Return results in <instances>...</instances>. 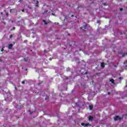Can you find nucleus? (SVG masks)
Here are the masks:
<instances>
[{
	"label": "nucleus",
	"instance_id": "obj_1",
	"mask_svg": "<svg viewBox=\"0 0 127 127\" xmlns=\"http://www.w3.org/2000/svg\"><path fill=\"white\" fill-rule=\"evenodd\" d=\"M122 120V118L120 117V116H116L114 118V120L116 121H121Z\"/></svg>",
	"mask_w": 127,
	"mask_h": 127
},
{
	"label": "nucleus",
	"instance_id": "obj_2",
	"mask_svg": "<svg viewBox=\"0 0 127 127\" xmlns=\"http://www.w3.org/2000/svg\"><path fill=\"white\" fill-rule=\"evenodd\" d=\"M75 43L74 41H71L69 42V45L70 46H74L75 45Z\"/></svg>",
	"mask_w": 127,
	"mask_h": 127
},
{
	"label": "nucleus",
	"instance_id": "obj_3",
	"mask_svg": "<svg viewBox=\"0 0 127 127\" xmlns=\"http://www.w3.org/2000/svg\"><path fill=\"white\" fill-rule=\"evenodd\" d=\"M13 47V45L12 44H9L8 46V49L11 50L12 49Z\"/></svg>",
	"mask_w": 127,
	"mask_h": 127
},
{
	"label": "nucleus",
	"instance_id": "obj_4",
	"mask_svg": "<svg viewBox=\"0 0 127 127\" xmlns=\"http://www.w3.org/2000/svg\"><path fill=\"white\" fill-rule=\"evenodd\" d=\"M81 126H83L84 127H88V126H90V124H89V123H86V124L82 123Z\"/></svg>",
	"mask_w": 127,
	"mask_h": 127
},
{
	"label": "nucleus",
	"instance_id": "obj_5",
	"mask_svg": "<svg viewBox=\"0 0 127 127\" xmlns=\"http://www.w3.org/2000/svg\"><path fill=\"white\" fill-rule=\"evenodd\" d=\"M87 28V25L83 26L82 27H80V29H83V30L86 29Z\"/></svg>",
	"mask_w": 127,
	"mask_h": 127
},
{
	"label": "nucleus",
	"instance_id": "obj_6",
	"mask_svg": "<svg viewBox=\"0 0 127 127\" xmlns=\"http://www.w3.org/2000/svg\"><path fill=\"white\" fill-rule=\"evenodd\" d=\"M110 82H111V83H112V84H113L114 85H115V84H116V83H115V80H114V79H110Z\"/></svg>",
	"mask_w": 127,
	"mask_h": 127
},
{
	"label": "nucleus",
	"instance_id": "obj_7",
	"mask_svg": "<svg viewBox=\"0 0 127 127\" xmlns=\"http://www.w3.org/2000/svg\"><path fill=\"white\" fill-rule=\"evenodd\" d=\"M88 120L89 121H93V120H94V117H93V116H89Z\"/></svg>",
	"mask_w": 127,
	"mask_h": 127
},
{
	"label": "nucleus",
	"instance_id": "obj_8",
	"mask_svg": "<svg viewBox=\"0 0 127 127\" xmlns=\"http://www.w3.org/2000/svg\"><path fill=\"white\" fill-rule=\"evenodd\" d=\"M101 67L102 68H104L105 67V63H101Z\"/></svg>",
	"mask_w": 127,
	"mask_h": 127
},
{
	"label": "nucleus",
	"instance_id": "obj_9",
	"mask_svg": "<svg viewBox=\"0 0 127 127\" xmlns=\"http://www.w3.org/2000/svg\"><path fill=\"white\" fill-rule=\"evenodd\" d=\"M93 105H89V109L90 110H93Z\"/></svg>",
	"mask_w": 127,
	"mask_h": 127
},
{
	"label": "nucleus",
	"instance_id": "obj_10",
	"mask_svg": "<svg viewBox=\"0 0 127 127\" xmlns=\"http://www.w3.org/2000/svg\"><path fill=\"white\" fill-rule=\"evenodd\" d=\"M48 12V10L44 11V12L43 13V14H44L45 13H47Z\"/></svg>",
	"mask_w": 127,
	"mask_h": 127
},
{
	"label": "nucleus",
	"instance_id": "obj_11",
	"mask_svg": "<svg viewBox=\"0 0 127 127\" xmlns=\"http://www.w3.org/2000/svg\"><path fill=\"white\" fill-rule=\"evenodd\" d=\"M81 7H84V6H78V7H77V8H81Z\"/></svg>",
	"mask_w": 127,
	"mask_h": 127
},
{
	"label": "nucleus",
	"instance_id": "obj_12",
	"mask_svg": "<svg viewBox=\"0 0 127 127\" xmlns=\"http://www.w3.org/2000/svg\"><path fill=\"white\" fill-rule=\"evenodd\" d=\"M126 55H127V54H126V53L122 55V57H125V56H126Z\"/></svg>",
	"mask_w": 127,
	"mask_h": 127
},
{
	"label": "nucleus",
	"instance_id": "obj_13",
	"mask_svg": "<svg viewBox=\"0 0 127 127\" xmlns=\"http://www.w3.org/2000/svg\"><path fill=\"white\" fill-rule=\"evenodd\" d=\"M23 60H24V62H27V60H26V59L24 58Z\"/></svg>",
	"mask_w": 127,
	"mask_h": 127
},
{
	"label": "nucleus",
	"instance_id": "obj_14",
	"mask_svg": "<svg viewBox=\"0 0 127 127\" xmlns=\"http://www.w3.org/2000/svg\"><path fill=\"white\" fill-rule=\"evenodd\" d=\"M22 84H23V85H24L25 84V81L24 80L23 81H22Z\"/></svg>",
	"mask_w": 127,
	"mask_h": 127
},
{
	"label": "nucleus",
	"instance_id": "obj_15",
	"mask_svg": "<svg viewBox=\"0 0 127 127\" xmlns=\"http://www.w3.org/2000/svg\"><path fill=\"white\" fill-rule=\"evenodd\" d=\"M123 10H124V8H120V11H123Z\"/></svg>",
	"mask_w": 127,
	"mask_h": 127
},
{
	"label": "nucleus",
	"instance_id": "obj_16",
	"mask_svg": "<svg viewBox=\"0 0 127 127\" xmlns=\"http://www.w3.org/2000/svg\"><path fill=\"white\" fill-rule=\"evenodd\" d=\"M9 38H12V35H10L9 36Z\"/></svg>",
	"mask_w": 127,
	"mask_h": 127
},
{
	"label": "nucleus",
	"instance_id": "obj_17",
	"mask_svg": "<svg viewBox=\"0 0 127 127\" xmlns=\"http://www.w3.org/2000/svg\"><path fill=\"white\" fill-rule=\"evenodd\" d=\"M123 78L122 77H120L119 78V80H123Z\"/></svg>",
	"mask_w": 127,
	"mask_h": 127
},
{
	"label": "nucleus",
	"instance_id": "obj_18",
	"mask_svg": "<svg viewBox=\"0 0 127 127\" xmlns=\"http://www.w3.org/2000/svg\"><path fill=\"white\" fill-rule=\"evenodd\" d=\"M103 5H104V6H106V5H107V4H106V3H103Z\"/></svg>",
	"mask_w": 127,
	"mask_h": 127
},
{
	"label": "nucleus",
	"instance_id": "obj_19",
	"mask_svg": "<svg viewBox=\"0 0 127 127\" xmlns=\"http://www.w3.org/2000/svg\"><path fill=\"white\" fill-rule=\"evenodd\" d=\"M127 64V61H125L124 62V64Z\"/></svg>",
	"mask_w": 127,
	"mask_h": 127
},
{
	"label": "nucleus",
	"instance_id": "obj_20",
	"mask_svg": "<svg viewBox=\"0 0 127 127\" xmlns=\"http://www.w3.org/2000/svg\"><path fill=\"white\" fill-rule=\"evenodd\" d=\"M43 22H44V23H45V22H46V20H43Z\"/></svg>",
	"mask_w": 127,
	"mask_h": 127
},
{
	"label": "nucleus",
	"instance_id": "obj_21",
	"mask_svg": "<svg viewBox=\"0 0 127 127\" xmlns=\"http://www.w3.org/2000/svg\"><path fill=\"white\" fill-rule=\"evenodd\" d=\"M45 25H47L48 23L46 22H45Z\"/></svg>",
	"mask_w": 127,
	"mask_h": 127
},
{
	"label": "nucleus",
	"instance_id": "obj_22",
	"mask_svg": "<svg viewBox=\"0 0 127 127\" xmlns=\"http://www.w3.org/2000/svg\"><path fill=\"white\" fill-rule=\"evenodd\" d=\"M15 89L16 91H17V88L16 87V86L15 87Z\"/></svg>",
	"mask_w": 127,
	"mask_h": 127
},
{
	"label": "nucleus",
	"instance_id": "obj_23",
	"mask_svg": "<svg viewBox=\"0 0 127 127\" xmlns=\"http://www.w3.org/2000/svg\"><path fill=\"white\" fill-rule=\"evenodd\" d=\"M22 1V0H19V2H21Z\"/></svg>",
	"mask_w": 127,
	"mask_h": 127
},
{
	"label": "nucleus",
	"instance_id": "obj_24",
	"mask_svg": "<svg viewBox=\"0 0 127 127\" xmlns=\"http://www.w3.org/2000/svg\"><path fill=\"white\" fill-rule=\"evenodd\" d=\"M22 11L23 12H24V9H22Z\"/></svg>",
	"mask_w": 127,
	"mask_h": 127
},
{
	"label": "nucleus",
	"instance_id": "obj_25",
	"mask_svg": "<svg viewBox=\"0 0 127 127\" xmlns=\"http://www.w3.org/2000/svg\"><path fill=\"white\" fill-rule=\"evenodd\" d=\"M48 99H49V97H47V98H46L45 100H48Z\"/></svg>",
	"mask_w": 127,
	"mask_h": 127
},
{
	"label": "nucleus",
	"instance_id": "obj_26",
	"mask_svg": "<svg viewBox=\"0 0 127 127\" xmlns=\"http://www.w3.org/2000/svg\"><path fill=\"white\" fill-rule=\"evenodd\" d=\"M36 3H37V4H38V3H39V1H37V2H36Z\"/></svg>",
	"mask_w": 127,
	"mask_h": 127
},
{
	"label": "nucleus",
	"instance_id": "obj_27",
	"mask_svg": "<svg viewBox=\"0 0 127 127\" xmlns=\"http://www.w3.org/2000/svg\"><path fill=\"white\" fill-rule=\"evenodd\" d=\"M119 53H120V54H122V53H123V51L120 52Z\"/></svg>",
	"mask_w": 127,
	"mask_h": 127
},
{
	"label": "nucleus",
	"instance_id": "obj_28",
	"mask_svg": "<svg viewBox=\"0 0 127 127\" xmlns=\"http://www.w3.org/2000/svg\"><path fill=\"white\" fill-rule=\"evenodd\" d=\"M71 17H74V15H71Z\"/></svg>",
	"mask_w": 127,
	"mask_h": 127
},
{
	"label": "nucleus",
	"instance_id": "obj_29",
	"mask_svg": "<svg viewBox=\"0 0 127 127\" xmlns=\"http://www.w3.org/2000/svg\"><path fill=\"white\" fill-rule=\"evenodd\" d=\"M1 15H3V13L2 12H1Z\"/></svg>",
	"mask_w": 127,
	"mask_h": 127
},
{
	"label": "nucleus",
	"instance_id": "obj_30",
	"mask_svg": "<svg viewBox=\"0 0 127 127\" xmlns=\"http://www.w3.org/2000/svg\"><path fill=\"white\" fill-rule=\"evenodd\" d=\"M6 15L7 16H8V13H6Z\"/></svg>",
	"mask_w": 127,
	"mask_h": 127
},
{
	"label": "nucleus",
	"instance_id": "obj_31",
	"mask_svg": "<svg viewBox=\"0 0 127 127\" xmlns=\"http://www.w3.org/2000/svg\"><path fill=\"white\" fill-rule=\"evenodd\" d=\"M1 52H2L3 51V49H2L1 50Z\"/></svg>",
	"mask_w": 127,
	"mask_h": 127
},
{
	"label": "nucleus",
	"instance_id": "obj_32",
	"mask_svg": "<svg viewBox=\"0 0 127 127\" xmlns=\"http://www.w3.org/2000/svg\"><path fill=\"white\" fill-rule=\"evenodd\" d=\"M97 23H100V21H98Z\"/></svg>",
	"mask_w": 127,
	"mask_h": 127
},
{
	"label": "nucleus",
	"instance_id": "obj_33",
	"mask_svg": "<svg viewBox=\"0 0 127 127\" xmlns=\"http://www.w3.org/2000/svg\"><path fill=\"white\" fill-rule=\"evenodd\" d=\"M33 112H30V115H32Z\"/></svg>",
	"mask_w": 127,
	"mask_h": 127
},
{
	"label": "nucleus",
	"instance_id": "obj_34",
	"mask_svg": "<svg viewBox=\"0 0 127 127\" xmlns=\"http://www.w3.org/2000/svg\"><path fill=\"white\" fill-rule=\"evenodd\" d=\"M13 29H15V27H13Z\"/></svg>",
	"mask_w": 127,
	"mask_h": 127
},
{
	"label": "nucleus",
	"instance_id": "obj_35",
	"mask_svg": "<svg viewBox=\"0 0 127 127\" xmlns=\"http://www.w3.org/2000/svg\"><path fill=\"white\" fill-rule=\"evenodd\" d=\"M45 53H46V50L44 51Z\"/></svg>",
	"mask_w": 127,
	"mask_h": 127
},
{
	"label": "nucleus",
	"instance_id": "obj_36",
	"mask_svg": "<svg viewBox=\"0 0 127 127\" xmlns=\"http://www.w3.org/2000/svg\"><path fill=\"white\" fill-rule=\"evenodd\" d=\"M12 9H10V12H11Z\"/></svg>",
	"mask_w": 127,
	"mask_h": 127
},
{
	"label": "nucleus",
	"instance_id": "obj_37",
	"mask_svg": "<svg viewBox=\"0 0 127 127\" xmlns=\"http://www.w3.org/2000/svg\"><path fill=\"white\" fill-rule=\"evenodd\" d=\"M36 6H37V7H38V4H37V5H36Z\"/></svg>",
	"mask_w": 127,
	"mask_h": 127
},
{
	"label": "nucleus",
	"instance_id": "obj_38",
	"mask_svg": "<svg viewBox=\"0 0 127 127\" xmlns=\"http://www.w3.org/2000/svg\"><path fill=\"white\" fill-rule=\"evenodd\" d=\"M0 62H1V59H0Z\"/></svg>",
	"mask_w": 127,
	"mask_h": 127
},
{
	"label": "nucleus",
	"instance_id": "obj_39",
	"mask_svg": "<svg viewBox=\"0 0 127 127\" xmlns=\"http://www.w3.org/2000/svg\"><path fill=\"white\" fill-rule=\"evenodd\" d=\"M2 48H4V46H2Z\"/></svg>",
	"mask_w": 127,
	"mask_h": 127
},
{
	"label": "nucleus",
	"instance_id": "obj_40",
	"mask_svg": "<svg viewBox=\"0 0 127 127\" xmlns=\"http://www.w3.org/2000/svg\"><path fill=\"white\" fill-rule=\"evenodd\" d=\"M25 70H26V71H27V69H26Z\"/></svg>",
	"mask_w": 127,
	"mask_h": 127
},
{
	"label": "nucleus",
	"instance_id": "obj_41",
	"mask_svg": "<svg viewBox=\"0 0 127 127\" xmlns=\"http://www.w3.org/2000/svg\"><path fill=\"white\" fill-rule=\"evenodd\" d=\"M85 74H87V72H85Z\"/></svg>",
	"mask_w": 127,
	"mask_h": 127
},
{
	"label": "nucleus",
	"instance_id": "obj_42",
	"mask_svg": "<svg viewBox=\"0 0 127 127\" xmlns=\"http://www.w3.org/2000/svg\"><path fill=\"white\" fill-rule=\"evenodd\" d=\"M30 9H31V7H29Z\"/></svg>",
	"mask_w": 127,
	"mask_h": 127
},
{
	"label": "nucleus",
	"instance_id": "obj_43",
	"mask_svg": "<svg viewBox=\"0 0 127 127\" xmlns=\"http://www.w3.org/2000/svg\"><path fill=\"white\" fill-rule=\"evenodd\" d=\"M76 18H77V16H75Z\"/></svg>",
	"mask_w": 127,
	"mask_h": 127
}]
</instances>
